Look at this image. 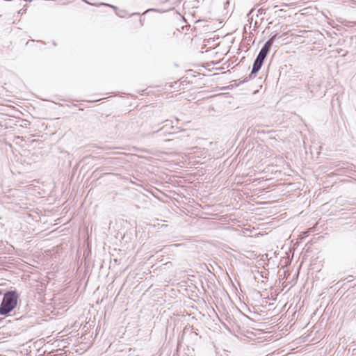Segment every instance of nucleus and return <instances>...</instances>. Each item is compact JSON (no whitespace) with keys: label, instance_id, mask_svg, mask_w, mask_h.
<instances>
[{"label":"nucleus","instance_id":"obj_1","mask_svg":"<svg viewBox=\"0 0 356 356\" xmlns=\"http://www.w3.org/2000/svg\"><path fill=\"white\" fill-rule=\"evenodd\" d=\"M19 298L16 291H8L3 295L0 305V315L7 316L17 306Z\"/></svg>","mask_w":356,"mask_h":356},{"label":"nucleus","instance_id":"obj_2","mask_svg":"<svg viewBox=\"0 0 356 356\" xmlns=\"http://www.w3.org/2000/svg\"><path fill=\"white\" fill-rule=\"evenodd\" d=\"M262 65H263L262 63L257 61V60H254V63H253V66H252V72L250 74L249 76L248 77H245L244 79V80L241 81V83L247 82V81H248L249 79H252L254 76L253 75H254L255 74H257L259 72V70L261 69Z\"/></svg>","mask_w":356,"mask_h":356},{"label":"nucleus","instance_id":"obj_3","mask_svg":"<svg viewBox=\"0 0 356 356\" xmlns=\"http://www.w3.org/2000/svg\"><path fill=\"white\" fill-rule=\"evenodd\" d=\"M273 44V40L269 38L266 42V43L264 44V45L263 46V47L261 49H263L264 50L269 52V51H270Z\"/></svg>","mask_w":356,"mask_h":356},{"label":"nucleus","instance_id":"obj_4","mask_svg":"<svg viewBox=\"0 0 356 356\" xmlns=\"http://www.w3.org/2000/svg\"><path fill=\"white\" fill-rule=\"evenodd\" d=\"M273 44V40L269 38L266 42V43L264 44V45L263 46V47L261 49H263L264 50L269 52V51H270Z\"/></svg>","mask_w":356,"mask_h":356},{"label":"nucleus","instance_id":"obj_5","mask_svg":"<svg viewBox=\"0 0 356 356\" xmlns=\"http://www.w3.org/2000/svg\"><path fill=\"white\" fill-rule=\"evenodd\" d=\"M165 124L162 128H161L159 130H158L157 131H161V130L164 129L165 128V127H167V126H170L171 128L174 127V126L172 124H173L172 121L166 120L165 121Z\"/></svg>","mask_w":356,"mask_h":356},{"label":"nucleus","instance_id":"obj_6","mask_svg":"<svg viewBox=\"0 0 356 356\" xmlns=\"http://www.w3.org/2000/svg\"><path fill=\"white\" fill-rule=\"evenodd\" d=\"M308 93H307V97L312 98L314 96V90L311 88L310 86H308Z\"/></svg>","mask_w":356,"mask_h":356},{"label":"nucleus","instance_id":"obj_7","mask_svg":"<svg viewBox=\"0 0 356 356\" xmlns=\"http://www.w3.org/2000/svg\"><path fill=\"white\" fill-rule=\"evenodd\" d=\"M284 35H286V33H284L283 35H280L278 34H275L270 39H272L273 42H274V41L275 40L281 38Z\"/></svg>","mask_w":356,"mask_h":356},{"label":"nucleus","instance_id":"obj_8","mask_svg":"<svg viewBox=\"0 0 356 356\" xmlns=\"http://www.w3.org/2000/svg\"><path fill=\"white\" fill-rule=\"evenodd\" d=\"M268 52L264 50L263 49H261L260 51L259 52L258 54H259L261 56H263L264 58H266V56L268 55Z\"/></svg>","mask_w":356,"mask_h":356},{"label":"nucleus","instance_id":"obj_9","mask_svg":"<svg viewBox=\"0 0 356 356\" xmlns=\"http://www.w3.org/2000/svg\"><path fill=\"white\" fill-rule=\"evenodd\" d=\"M264 59H265V58H264L263 56H261L259 54H258L255 60L264 63Z\"/></svg>","mask_w":356,"mask_h":356},{"label":"nucleus","instance_id":"obj_10","mask_svg":"<svg viewBox=\"0 0 356 356\" xmlns=\"http://www.w3.org/2000/svg\"><path fill=\"white\" fill-rule=\"evenodd\" d=\"M104 5H105V6H107L112 7V8H115V6H111V5H109V4H106V3H105Z\"/></svg>","mask_w":356,"mask_h":356}]
</instances>
